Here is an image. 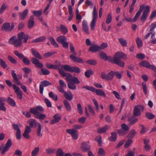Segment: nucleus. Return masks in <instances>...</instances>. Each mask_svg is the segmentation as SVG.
Instances as JSON below:
<instances>
[{
  "mask_svg": "<svg viewBox=\"0 0 156 156\" xmlns=\"http://www.w3.org/2000/svg\"><path fill=\"white\" fill-rule=\"evenodd\" d=\"M112 21V16L111 14L109 13L108 15L106 18V23L108 24L110 23Z\"/></svg>",
  "mask_w": 156,
  "mask_h": 156,
  "instance_id": "obj_53",
  "label": "nucleus"
},
{
  "mask_svg": "<svg viewBox=\"0 0 156 156\" xmlns=\"http://www.w3.org/2000/svg\"><path fill=\"white\" fill-rule=\"evenodd\" d=\"M32 12L34 16L38 18L40 17L42 14V12L41 10L32 11Z\"/></svg>",
  "mask_w": 156,
  "mask_h": 156,
  "instance_id": "obj_49",
  "label": "nucleus"
},
{
  "mask_svg": "<svg viewBox=\"0 0 156 156\" xmlns=\"http://www.w3.org/2000/svg\"><path fill=\"white\" fill-rule=\"evenodd\" d=\"M30 127L31 128L33 127L34 125H36V122L35 120L33 119H30L29 122Z\"/></svg>",
  "mask_w": 156,
  "mask_h": 156,
  "instance_id": "obj_60",
  "label": "nucleus"
},
{
  "mask_svg": "<svg viewBox=\"0 0 156 156\" xmlns=\"http://www.w3.org/2000/svg\"><path fill=\"white\" fill-rule=\"evenodd\" d=\"M52 84L49 81L47 80H44L41 82L39 85V92L42 94H43V91L44 89V87H46L49 85H51Z\"/></svg>",
  "mask_w": 156,
  "mask_h": 156,
  "instance_id": "obj_9",
  "label": "nucleus"
},
{
  "mask_svg": "<svg viewBox=\"0 0 156 156\" xmlns=\"http://www.w3.org/2000/svg\"><path fill=\"white\" fill-rule=\"evenodd\" d=\"M61 68L63 69L65 71L71 73L74 72L78 73L80 72V68L77 66L72 67L71 66L69 65H65L62 66Z\"/></svg>",
  "mask_w": 156,
  "mask_h": 156,
  "instance_id": "obj_7",
  "label": "nucleus"
},
{
  "mask_svg": "<svg viewBox=\"0 0 156 156\" xmlns=\"http://www.w3.org/2000/svg\"><path fill=\"white\" fill-rule=\"evenodd\" d=\"M46 39L45 36H42L37 38L32 41L33 43H38L44 41Z\"/></svg>",
  "mask_w": 156,
  "mask_h": 156,
  "instance_id": "obj_28",
  "label": "nucleus"
},
{
  "mask_svg": "<svg viewBox=\"0 0 156 156\" xmlns=\"http://www.w3.org/2000/svg\"><path fill=\"white\" fill-rule=\"evenodd\" d=\"M8 58L9 61L12 63L16 64L17 63V61L10 55L8 56Z\"/></svg>",
  "mask_w": 156,
  "mask_h": 156,
  "instance_id": "obj_51",
  "label": "nucleus"
},
{
  "mask_svg": "<svg viewBox=\"0 0 156 156\" xmlns=\"http://www.w3.org/2000/svg\"><path fill=\"white\" fill-rule=\"evenodd\" d=\"M5 101V99L4 98H0V110H3L4 111H5L6 110V108L4 106L5 103L3 102Z\"/></svg>",
  "mask_w": 156,
  "mask_h": 156,
  "instance_id": "obj_29",
  "label": "nucleus"
},
{
  "mask_svg": "<svg viewBox=\"0 0 156 156\" xmlns=\"http://www.w3.org/2000/svg\"><path fill=\"white\" fill-rule=\"evenodd\" d=\"M136 57L138 59L143 60L145 58V56L143 54L139 53L136 54Z\"/></svg>",
  "mask_w": 156,
  "mask_h": 156,
  "instance_id": "obj_63",
  "label": "nucleus"
},
{
  "mask_svg": "<svg viewBox=\"0 0 156 156\" xmlns=\"http://www.w3.org/2000/svg\"><path fill=\"white\" fill-rule=\"evenodd\" d=\"M14 54L20 59H23V58L24 57L23 54L19 53L17 51H14Z\"/></svg>",
  "mask_w": 156,
  "mask_h": 156,
  "instance_id": "obj_54",
  "label": "nucleus"
},
{
  "mask_svg": "<svg viewBox=\"0 0 156 156\" xmlns=\"http://www.w3.org/2000/svg\"><path fill=\"white\" fill-rule=\"evenodd\" d=\"M82 25L83 30L86 34H89V27L87 22L84 20L82 22Z\"/></svg>",
  "mask_w": 156,
  "mask_h": 156,
  "instance_id": "obj_25",
  "label": "nucleus"
},
{
  "mask_svg": "<svg viewBox=\"0 0 156 156\" xmlns=\"http://www.w3.org/2000/svg\"><path fill=\"white\" fill-rule=\"evenodd\" d=\"M136 134L135 130L134 129H132L127 136V137L129 138H132Z\"/></svg>",
  "mask_w": 156,
  "mask_h": 156,
  "instance_id": "obj_41",
  "label": "nucleus"
},
{
  "mask_svg": "<svg viewBox=\"0 0 156 156\" xmlns=\"http://www.w3.org/2000/svg\"><path fill=\"white\" fill-rule=\"evenodd\" d=\"M66 132L71 135L74 140H76L78 139V135L77 130L74 129H67L66 130Z\"/></svg>",
  "mask_w": 156,
  "mask_h": 156,
  "instance_id": "obj_10",
  "label": "nucleus"
},
{
  "mask_svg": "<svg viewBox=\"0 0 156 156\" xmlns=\"http://www.w3.org/2000/svg\"><path fill=\"white\" fill-rule=\"evenodd\" d=\"M37 125L38 126V128L37 129V135L39 137H41L42 136V134L41 133V131L42 127L40 123H38V124Z\"/></svg>",
  "mask_w": 156,
  "mask_h": 156,
  "instance_id": "obj_39",
  "label": "nucleus"
},
{
  "mask_svg": "<svg viewBox=\"0 0 156 156\" xmlns=\"http://www.w3.org/2000/svg\"><path fill=\"white\" fill-rule=\"evenodd\" d=\"M60 29L61 31L64 34H66L68 32V30L67 27L63 24H61L60 25Z\"/></svg>",
  "mask_w": 156,
  "mask_h": 156,
  "instance_id": "obj_40",
  "label": "nucleus"
},
{
  "mask_svg": "<svg viewBox=\"0 0 156 156\" xmlns=\"http://www.w3.org/2000/svg\"><path fill=\"white\" fill-rule=\"evenodd\" d=\"M83 88L86 89L87 90L92 92H95L97 95L102 96L104 97H106V95L104 91L101 90L99 89H96L94 87H90L88 86H83Z\"/></svg>",
  "mask_w": 156,
  "mask_h": 156,
  "instance_id": "obj_6",
  "label": "nucleus"
},
{
  "mask_svg": "<svg viewBox=\"0 0 156 156\" xmlns=\"http://www.w3.org/2000/svg\"><path fill=\"white\" fill-rule=\"evenodd\" d=\"M13 88L15 91V92L16 94L17 97L20 99L23 98V93L20 88L17 86L16 85L14 84L12 85Z\"/></svg>",
  "mask_w": 156,
  "mask_h": 156,
  "instance_id": "obj_11",
  "label": "nucleus"
},
{
  "mask_svg": "<svg viewBox=\"0 0 156 156\" xmlns=\"http://www.w3.org/2000/svg\"><path fill=\"white\" fill-rule=\"evenodd\" d=\"M48 96L49 97L52 98L55 101L58 100V96L56 94H54L52 91H50L48 94Z\"/></svg>",
  "mask_w": 156,
  "mask_h": 156,
  "instance_id": "obj_43",
  "label": "nucleus"
},
{
  "mask_svg": "<svg viewBox=\"0 0 156 156\" xmlns=\"http://www.w3.org/2000/svg\"><path fill=\"white\" fill-rule=\"evenodd\" d=\"M90 145L87 144L86 142H83L81 144V149L83 152L90 151Z\"/></svg>",
  "mask_w": 156,
  "mask_h": 156,
  "instance_id": "obj_23",
  "label": "nucleus"
},
{
  "mask_svg": "<svg viewBox=\"0 0 156 156\" xmlns=\"http://www.w3.org/2000/svg\"><path fill=\"white\" fill-rule=\"evenodd\" d=\"M77 55H70V58L75 62L83 63V59L81 58L76 56Z\"/></svg>",
  "mask_w": 156,
  "mask_h": 156,
  "instance_id": "obj_16",
  "label": "nucleus"
},
{
  "mask_svg": "<svg viewBox=\"0 0 156 156\" xmlns=\"http://www.w3.org/2000/svg\"><path fill=\"white\" fill-rule=\"evenodd\" d=\"M44 111V109L42 106H38L36 108H30V112L33 114L34 115H36V118L40 119L41 120L44 119L46 115L44 114L41 113L39 114V112H43Z\"/></svg>",
  "mask_w": 156,
  "mask_h": 156,
  "instance_id": "obj_2",
  "label": "nucleus"
},
{
  "mask_svg": "<svg viewBox=\"0 0 156 156\" xmlns=\"http://www.w3.org/2000/svg\"><path fill=\"white\" fill-rule=\"evenodd\" d=\"M115 58L114 56V57L112 58L111 56H107L105 61L108 60L109 62H111L112 63H115L117 65L116 62L115 61Z\"/></svg>",
  "mask_w": 156,
  "mask_h": 156,
  "instance_id": "obj_50",
  "label": "nucleus"
},
{
  "mask_svg": "<svg viewBox=\"0 0 156 156\" xmlns=\"http://www.w3.org/2000/svg\"><path fill=\"white\" fill-rule=\"evenodd\" d=\"M59 74L62 76L66 77V79L67 81L69 82L67 84L68 87L70 89L74 90L76 88L75 84H78L80 83L78 78L75 76H72V75L68 73H65L60 69Z\"/></svg>",
  "mask_w": 156,
  "mask_h": 156,
  "instance_id": "obj_1",
  "label": "nucleus"
},
{
  "mask_svg": "<svg viewBox=\"0 0 156 156\" xmlns=\"http://www.w3.org/2000/svg\"><path fill=\"white\" fill-rule=\"evenodd\" d=\"M18 37L21 41L24 39V43H26L29 37H30L28 34H25L23 32H21L18 34Z\"/></svg>",
  "mask_w": 156,
  "mask_h": 156,
  "instance_id": "obj_12",
  "label": "nucleus"
},
{
  "mask_svg": "<svg viewBox=\"0 0 156 156\" xmlns=\"http://www.w3.org/2000/svg\"><path fill=\"white\" fill-rule=\"evenodd\" d=\"M31 130L30 127L29 126H27L23 134V136L26 139L29 138L30 136L29 133L31 132Z\"/></svg>",
  "mask_w": 156,
  "mask_h": 156,
  "instance_id": "obj_17",
  "label": "nucleus"
},
{
  "mask_svg": "<svg viewBox=\"0 0 156 156\" xmlns=\"http://www.w3.org/2000/svg\"><path fill=\"white\" fill-rule=\"evenodd\" d=\"M139 64L142 67H145L150 69H152V68L154 66V65H150L148 62L146 60L142 61Z\"/></svg>",
  "mask_w": 156,
  "mask_h": 156,
  "instance_id": "obj_13",
  "label": "nucleus"
},
{
  "mask_svg": "<svg viewBox=\"0 0 156 156\" xmlns=\"http://www.w3.org/2000/svg\"><path fill=\"white\" fill-rule=\"evenodd\" d=\"M45 151L47 154L50 155L54 154L55 153L56 150L53 148H50L46 149Z\"/></svg>",
  "mask_w": 156,
  "mask_h": 156,
  "instance_id": "obj_38",
  "label": "nucleus"
},
{
  "mask_svg": "<svg viewBox=\"0 0 156 156\" xmlns=\"http://www.w3.org/2000/svg\"><path fill=\"white\" fill-rule=\"evenodd\" d=\"M63 95L66 100L71 101L73 98V95L70 92H65Z\"/></svg>",
  "mask_w": 156,
  "mask_h": 156,
  "instance_id": "obj_24",
  "label": "nucleus"
},
{
  "mask_svg": "<svg viewBox=\"0 0 156 156\" xmlns=\"http://www.w3.org/2000/svg\"><path fill=\"white\" fill-rule=\"evenodd\" d=\"M31 60L32 63L35 65L36 67L39 68H42L43 67V64L40 63L39 60L37 58H31Z\"/></svg>",
  "mask_w": 156,
  "mask_h": 156,
  "instance_id": "obj_15",
  "label": "nucleus"
},
{
  "mask_svg": "<svg viewBox=\"0 0 156 156\" xmlns=\"http://www.w3.org/2000/svg\"><path fill=\"white\" fill-rule=\"evenodd\" d=\"M13 129L16 130V136L17 139L20 140L21 138V131L19 128V126L17 124H14L12 125Z\"/></svg>",
  "mask_w": 156,
  "mask_h": 156,
  "instance_id": "obj_14",
  "label": "nucleus"
},
{
  "mask_svg": "<svg viewBox=\"0 0 156 156\" xmlns=\"http://www.w3.org/2000/svg\"><path fill=\"white\" fill-rule=\"evenodd\" d=\"M10 23H5L3 24L2 28V30H4L6 32H10Z\"/></svg>",
  "mask_w": 156,
  "mask_h": 156,
  "instance_id": "obj_26",
  "label": "nucleus"
},
{
  "mask_svg": "<svg viewBox=\"0 0 156 156\" xmlns=\"http://www.w3.org/2000/svg\"><path fill=\"white\" fill-rule=\"evenodd\" d=\"M48 39L50 41L51 44L53 46L56 48L59 47L58 44L56 43L55 39L53 37H48Z\"/></svg>",
  "mask_w": 156,
  "mask_h": 156,
  "instance_id": "obj_33",
  "label": "nucleus"
},
{
  "mask_svg": "<svg viewBox=\"0 0 156 156\" xmlns=\"http://www.w3.org/2000/svg\"><path fill=\"white\" fill-rule=\"evenodd\" d=\"M118 41L122 46L123 47L127 46V42L125 39L122 38H120L118 39Z\"/></svg>",
  "mask_w": 156,
  "mask_h": 156,
  "instance_id": "obj_35",
  "label": "nucleus"
},
{
  "mask_svg": "<svg viewBox=\"0 0 156 156\" xmlns=\"http://www.w3.org/2000/svg\"><path fill=\"white\" fill-rule=\"evenodd\" d=\"M89 51L93 52H97L100 51V48L97 45L94 44L90 47Z\"/></svg>",
  "mask_w": 156,
  "mask_h": 156,
  "instance_id": "obj_22",
  "label": "nucleus"
},
{
  "mask_svg": "<svg viewBox=\"0 0 156 156\" xmlns=\"http://www.w3.org/2000/svg\"><path fill=\"white\" fill-rule=\"evenodd\" d=\"M56 40L58 42L62 44L65 41H67V38L65 36L61 35L57 37Z\"/></svg>",
  "mask_w": 156,
  "mask_h": 156,
  "instance_id": "obj_32",
  "label": "nucleus"
},
{
  "mask_svg": "<svg viewBox=\"0 0 156 156\" xmlns=\"http://www.w3.org/2000/svg\"><path fill=\"white\" fill-rule=\"evenodd\" d=\"M23 62L26 65H29L30 64V61L27 57H24L23 58Z\"/></svg>",
  "mask_w": 156,
  "mask_h": 156,
  "instance_id": "obj_64",
  "label": "nucleus"
},
{
  "mask_svg": "<svg viewBox=\"0 0 156 156\" xmlns=\"http://www.w3.org/2000/svg\"><path fill=\"white\" fill-rule=\"evenodd\" d=\"M144 8L145 9L144 10L140 18L141 21L143 22H144L147 19V16L150 11V7L148 5H147L145 8L144 5H141L139 11L137 12L140 14Z\"/></svg>",
  "mask_w": 156,
  "mask_h": 156,
  "instance_id": "obj_3",
  "label": "nucleus"
},
{
  "mask_svg": "<svg viewBox=\"0 0 156 156\" xmlns=\"http://www.w3.org/2000/svg\"><path fill=\"white\" fill-rule=\"evenodd\" d=\"M12 142L11 139H9L5 144H2L0 146V152L1 154H4L7 152L11 147Z\"/></svg>",
  "mask_w": 156,
  "mask_h": 156,
  "instance_id": "obj_4",
  "label": "nucleus"
},
{
  "mask_svg": "<svg viewBox=\"0 0 156 156\" xmlns=\"http://www.w3.org/2000/svg\"><path fill=\"white\" fill-rule=\"evenodd\" d=\"M133 115L135 117L140 116L141 115L140 111L135 107L133 109Z\"/></svg>",
  "mask_w": 156,
  "mask_h": 156,
  "instance_id": "obj_42",
  "label": "nucleus"
},
{
  "mask_svg": "<svg viewBox=\"0 0 156 156\" xmlns=\"http://www.w3.org/2000/svg\"><path fill=\"white\" fill-rule=\"evenodd\" d=\"M63 103L66 110L69 112L71 110V107L69 102L66 100L63 101Z\"/></svg>",
  "mask_w": 156,
  "mask_h": 156,
  "instance_id": "obj_30",
  "label": "nucleus"
},
{
  "mask_svg": "<svg viewBox=\"0 0 156 156\" xmlns=\"http://www.w3.org/2000/svg\"><path fill=\"white\" fill-rule=\"evenodd\" d=\"M108 126H106L102 128H98L97 132L98 133H102L106 132L107 130L108 129Z\"/></svg>",
  "mask_w": 156,
  "mask_h": 156,
  "instance_id": "obj_37",
  "label": "nucleus"
},
{
  "mask_svg": "<svg viewBox=\"0 0 156 156\" xmlns=\"http://www.w3.org/2000/svg\"><path fill=\"white\" fill-rule=\"evenodd\" d=\"M98 12L95 6L94 8L93 12V20L90 23V27L91 30H94L96 26V23L97 20V19L98 17Z\"/></svg>",
  "mask_w": 156,
  "mask_h": 156,
  "instance_id": "obj_8",
  "label": "nucleus"
},
{
  "mask_svg": "<svg viewBox=\"0 0 156 156\" xmlns=\"http://www.w3.org/2000/svg\"><path fill=\"white\" fill-rule=\"evenodd\" d=\"M138 120V119L136 118H135L133 119H132L131 118H129L128 119V121L129 122V124L130 126H132L136 122H137Z\"/></svg>",
  "mask_w": 156,
  "mask_h": 156,
  "instance_id": "obj_46",
  "label": "nucleus"
},
{
  "mask_svg": "<svg viewBox=\"0 0 156 156\" xmlns=\"http://www.w3.org/2000/svg\"><path fill=\"white\" fill-rule=\"evenodd\" d=\"M39 148L36 147L31 152L32 156H36L38 153L39 151Z\"/></svg>",
  "mask_w": 156,
  "mask_h": 156,
  "instance_id": "obj_47",
  "label": "nucleus"
},
{
  "mask_svg": "<svg viewBox=\"0 0 156 156\" xmlns=\"http://www.w3.org/2000/svg\"><path fill=\"white\" fill-rule=\"evenodd\" d=\"M77 111L79 114L82 115L83 113V111L81 107V105L80 103H79L77 105Z\"/></svg>",
  "mask_w": 156,
  "mask_h": 156,
  "instance_id": "obj_59",
  "label": "nucleus"
},
{
  "mask_svg": "<svg viewBox=\"0 0 156 156\" xmlns=\"http://www.w3.org/2000/svg\"><path fill=\"white\" fill-rule=\"evenodd\" d=\"M7 101L11 106L15 107L16 105V103L15 101L10 97H8Z\"/></svg>",
  "mask_w": 156,
  "mask_h": 156,
  "instance_id": "obj_36",
  "label": "nucleus"
},
{
  "mask_svg": "<svg viewBox=\"0 0 156 156\" xmlns=\"http://www.w3.org/2000/svg\"><path fill=\"white\" fill-rule=\"evenodd\" d=\"M125 55L122 52H118L115 55V61L117 65L122 67H123L124 66L125 63L120 60Z\"/></svg>",
  "mask_w": 156,
  "mask_h": 156,
  "instance_id": "obj_5",
  "label": "nucleus"
},
{
  "mask_svg": "<svg viewBox=\"0 0 156 156\" xmlns=\"http://www.w3.org/2000/svg\"><path fill=\"white\" fill-rule=\"evenodd\" d=\"M121 127L124 131L128 133L129 130V128L128 126L125 123H123L121 125Z\"/></svg>",
  "mask_w": 156,
  "mask_h": 156,
  "instance_id": "obj_45",
  "label": "nucleus"
},
{
  "mask_svg": "<svg viewBox=\"0 0 156 156\" xmlns=\"http://www.w3.org/2000/svg\"><path fill=\"white\" fill-rule=\"evenodd\" d=\"M0 64L1 67L3 69H5L7 67L5 62L2 58L0 59Z\"/></svg>",
  "mask_w": 156,
  "mask_h": 156,
  "instance_id": "obj_57",
  "label": "nucleus"
},
{
  "mask_svg": "<svg viewBox=\"0 0 156 156\" xmlns=\"http://www.w3.org/2000/svg\"><path fill=\"white\" fill-rule=\"evenodd\" d=\"M22 41L16 38L13 45L15 47L18 48L20 47Z\"/></svg>",
  "mask_w": 156,
  "mask_h": 156,
  "instance_id": "obj_52",
  "label": "nucleus"
},
{
  "mask_svg": "<svg viewBox=\"0 0 156 156\" xmlns=\"http://www.w3.org/2000/svg\"><path fill=\"white\" fill-rule=\"evenodd\" d=\"M16 37L14 36L11 37L9 41V43L11 44H14L15 40L16 39Z\"/></svg>",
  "mask_w": 156,
  "mask_h": 156,
  "instance_id": "obj_58",
  "label": "nucleus"
},
{
  "mask_svg": "<svg viewBox=\"0 0 156 156\" xmlns=\"http://www.w3.org/2000/svg\"><path fill=\"white\" fill-rule=\"evenodd\" d=\"M146 117L149 119H151L155 118V115L150 113L147 112L146 113Z\"/></svg>",
  "mask_w": 156,
  "mask_h": 156,
  "instance_id": "obj_56",
  "label": "nucleus"
},
{
  "mask_svg": "<svg viewBox=\"0 0 156 156\" xmlns=\"http://www.w3.org/2000/svg\"><path fill=\"white\" fill-rule=\"evenodd\" d=\"M54 119H52L50 122L51 124H53L58 122L61 119V117L59 114L57 113L54 115L53 117Z\"/></svg>",
  "mask_w": 156,
  "mask_h": 156,
  "instance_id": "obj_21",
  "label": "nucleus"
},
{
  "mask_svg": "<svg viewBox=\"0 0 156 156\" xmlns=\"http://www.w3.org/2000/svg\"><path fill=\"white\" fill-rule=\"evenodd\" d=\"M117 132L119 136H124L127 134V133L126 131H124L122 129H118L117 130Z\"/></svg>",
  "mask_w": 156,
  "mask_h": 156,
  "instance_id": "obj_44",
  "label": "nucleus"
},
{
  "mask_svg": "<svg viewBox=\"0 0 156 156\" xmlns=\"http://www.w3.org/2000/svg\"><path fill=\"white\" fill-rule=\"evenodd\" d=\"M28 12V11L27 9H25L23 12H20L19 14L20 19L23 20H24L26 18Z\"/></svg>",
  "mask_w": 156,
  "mask_h": 156,
  "instance_id": "obj_20",
  "label": "nucleus"
},
{
  "mask_svg": "<svg viewBox=\"0 0 156 156\" xmlns=\"http://www.w3.org/2000/svg\"><path fill=\"white\" fill-rule=\"evenodd\" d=\"M114 71H112L109 72L106 75V81H110L113 79L114 76Z\"/></svg>",
  "mask_w": 156,
  "mask_h": 156,
  "instance_id": "obj_34",
  "label": "nucleus"
},
{
  "mask_svg": "<svg viewBox=\"0 0 156 156\" xmlns=\"http://www.w3.org/2000/svg\"><path fill=\"white\" fill-rule=\"evenodd\" d=\"M111 136L108 138L109 141L114 142L116 141L117 137V133L116 132H112L111 133Z\"/></svg>",
  "mask_w": 156,
  "mask_h": 156,
  "instance_id": "obj_31",
  "label": "nucleus"
},
{
  "mask_svg": "<svg viewBox=\"0 0 156 156\" xmlns=\"http://www.w3.org/2000/svg\"><path fill=\"white\" fill-rule=\"evenodd\" d=\"M136 43L138 48H140L143 45L142 42L141 40L139 37H137L136 40Z\"/></svg>",
  "mask_w": 156,
  "mask_h": 156,
  "instance_id": "obj_62",
  "label": "nucleus"
},
{
  "mask_svg": "<svg viewBox=\"0 0 156 156\" xmlns=\"http://www.w3.org/2000/svg\"><path fill=\"white\" fill-rule=\"evenodd\" d=\"M132 142V140L130 139H128L126 141L124 144V147L125 148H127L129 147Z\"/></svg>",
  "mask_w": 156,
  "mask_h": 156,
  "instance_id": "obj_61",
  "label": "nucleus"
},
{
  "mask_svg": "<svg viewBox=\"0 0 156 156\" xmlns=\"http://www.w3.org/2000/svg\"><path fill=\"white\" fill-rule=\"evenodd\" d=\"M34 19L33 15L30 16L28 22V27L30 29L32 28L34 25Z\"/></svg>",
  "mask_w": 156,
  "mask_h": 156,
  "instance_id": "obj_18",
  "label": "nucleus"
},
{
  "mask_svg": "<svg viewBox=\"0 0 156 156\" xmlns=\"http://www.w3.org/2000/svg\"><path fill=\"white\" fill-rule=\"evenodd\" d=\"M11 75L14 80V82L16 83L18 85H21L22 84L19 80L17 78V75L16 74V73H15V71L14 70H12Z\"/></svg>",
  "mask_w": 156,
  "mask_h": 156,
  "instance_id": "obj_19",
  "label": "nucleus"
},
{
  "mask_svg": "<svg viewBox=\"0 0 156 156\" xmlns=\"http://www.w3.org/2000/svg\"><path fill=\"white\" fill-rule=\"evenodd\" d=\"M31 51L34 56L36 58L41 59L42 58L39 53L36 50L33 48L31 49Z\"/></svg>",
  "mask_w": 156,
  "mask_h": 156,
  "instance_id": "obj_27",
  "label": "nucleus"
},
{
  "mask_svg": "<svg viewBox=\"0 0 156 156\" xmlns=\"http://www.w3.org/2000/svg\"><path fill=\"white\" fill-rule=\"evenodd\" d=\"M56 155V156H63L64 152L61 148H59L57 150Z\"/></svg>",
  "mask_w": 156,
  "mask_h": 156,
  "instance_id": "obj_55",
  "label": "nucleus"
},
{
  "mask_svg": "<svg viewBox=\"0 0 156 156\" xmlns=\"http://www.w3.org/2000/svg\"><path fill=\"white\" fill-rule=\"evenodd\" d=\"M94 73V71H92L91 69L87 70L85 73V75L87 78H89L91 75Z\"/></svg>",
  "mask_w": 156,
  "mask_h": 156,
  "instance_id": "obj_48",
  "label": "nucleus"
}]
</instances>
